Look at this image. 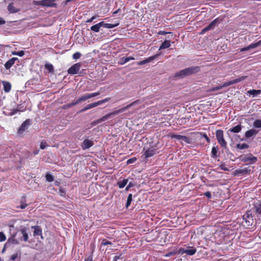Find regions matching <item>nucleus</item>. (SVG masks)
Masks as SVG:
<instances>
[{
	"instance_id": "nucleus-1",
	"label": "nucleus",
	"mask_w": 261,
	"mask_h": 261,
	"mask_svg": "<svg viewBox=\"0 0 261 261\" xmlns=\"http://www.w3.org/2000/svg\"><path fill=\"white\" fill-rule=\"evenodd\" d=\"M200 70V67L198 66H191L176 72L175 74V77H178L180 79H182L186 76L196 74L199 72Z\"/></svg>"
},
{
	"instance_id": "nucleus-2",
	"label": "nucleus",
	"mask_w": 261,
	"mask_h": 261,
	"mask_svg": "<svg viewBox=\"0 0 261 261\" xmlns=\"http://www.w3.org/2000/svg\"><path fill=\"white\" fill-rule=\"evenodd\" d=\"M143 153L141 156L142 162H146L148 158L154 155L156 153V149L154 148H148L145 150L144 148L143 150Z\"/></svg>"
},
{
	"instance_id": "nucleus-3",
	"label": "nucleus",
	"mask_w": 261,
	"mask_h": 261,
	"mask_svg": "<svg viewBox=\"0 0 261 261\" xmlns=\"http://www.w3.org/2000/svg\"><path fill=\"white\" fill-rule=\"evenodd\" d=\"M196 249L193 246H188L185 248H180L178 250V254L182 255L185 253L188 255H193L196 252Z\"/></svg>"
},
{
	"instance_id": "nucleus-4",
	"label": "nucleus",
	"mask_w": 261,
	"mask_h": 261,
	"mask_svg": "<svg viewBox=\"0 0 261 261\" xmlns=\"http://www.w3.org/2000/svg\"><path fill=\"white\" fill-rule=\"evenodd\" d=\"M216 136L218 143L224 149H227V142L224 139L223 132L222 130L219 129L216 131Z\"/></svg>"
},
{
	"instance_id": "nucleus-5",
	"label": "nucleus",
	"mask_w": 261,
	"mask_h": 261,
	"mask_svg": "<svg viewBox=\"0 0 261 261\" xmlns=\"http://www.w3.org/2000/svg\"><path fill=\"white\" fill-rule=\"evenodd\" d=\"M123 112V110L121 109L118 110H116V111H114L110 113H109L106 115H105L104 116L102 117L101 118H100V119H98L97 120V123H101L104 121H106V120L109 119L110 118H111V117L112 116H113V115H117L118 114L120 113H122Z\"/></svg>"
},
{
	"instance_id": "nucleus-6",
	"label": "nucleus",
	"mask_w": 261,
	"mask_h": 261,
	"mask_svg": "<svg viewBox=\"0 0 261 261\" xmlns=\"http://www.w3.org/2000/svg\"><path fill=\"white\" fill-rule=\"evenodd\" d=\"M81 64L80 63L74 64L68 69L67 72L70 74H77L81 68Z\"/></svg>"
},
{
	"instance_id": "nucleus-7",
	"label": "nucleus",
	"mask_w": 261,
	"mask_h": 261,
	"mask_svg": "<svg viewBox=\"0 0 261 261\" xmlns=\"http://www.w3.org/2000/svg\"><path fill=\"white\" fill-rule=\"evenodd\" d=\"M246 78H247V76H242L237 78L235 80H232V81H229L227 82L224 83L221 85L222 88L226 87L229 86L230 85H231L232 84L237 83L240 82L243 80H244Z\"/></svg>"
},
{
	"instance_id": "nucleus-8",
	"label": "nucleus",
	"mask_w": 261,
	"mask_h": 261,
	"mask_svg": "<svg viewBox=\"0 0 261 261\" xmlns=\"http://www.w3.org/2000/svg\"><path fill=\"white\" fill-rule=\"evenodd\" d=\"M31 122L30 119H27L21 125L18 130L19 134H22L26 129H28L29 126L30 125Z\"/></svg>"
},
{
	"instance_id": "nucleus-9",
	"label": "nucleus",
	"mask_w": 261,
	"mask_h": 261,
	"mask_svg": "<svg viewBox=\"0 0 261 261\" xmlns=\"http://www.w3.org/2000/svg\"><path fill=\"white\" fill-rule=\"evenodd\" d=\"M94 145L93 140L89 139H85L81 144V147L83 149H87L90 148Z\"/></svg>"
},
{
	"instance_id": "nucleus-10",
	"label": "nucleus",
	"mask_w": 261,
	"mask_h": 261,
	"mask_svg": "<svg viewBox=\"0 0 261 261\" xmlns=\"http://www.w3.org/2000/svg\"><path fill=\"white\" fill-rule=\"evenodd\" d=\"M251 171V170L249 167H245L235 170L234 175L237 176L245 175L249 173Z\"/></svg>"
},
{
	"instance_id": "nucleus-11",
	"label": "nucleus",
	"mask_w": 261,
	"mask_h": 261,
	"mask_svg": "<svg viewBox=\"0 0 261 261\" xmlns=\"http://www.w3.org/2000/svg\"><path fill=\"white\" fill-rule=\"evenodd\" d=\"M37 4L43 7H54L55 5L52 0H43L37 2Z\"/></svg>"
},
{
	"instance_id": "nucleus-12",
	"label": "nucleus",
	"mask_w": 261,
	"mask_h": 261,
	"mask_svg": "<svg viewBox=\"0 0 261 261\" xmlns=\"http://www.w3.org/2000/svg\"><path fill=\"white\" fill-rule=\"evenodd\" d=\"M260 45H261V40H259L258 41H257L255 43H251V44H250L249 45H248V46H247L246 47H243V48H241V51H244L246 50H248L250 49L255 48Z\"/></svg>"
},
{
	"instance_id": "nucleus-13",
	"label": "nucleus",
	"mask_w": 261,
	"mask_h": 261,
	"mask_svg": "<svg viewBox=\"0 0 261 261\" xmlns=\"http://www.w3.org/2000/svg\"><path fill=\"white\" fill-rule=\"evenodd\" d=\"M19 232L22 234V238L19 239L20 240L27 242L29 239V236L27 231V229L25 228H20Z\"/></svg>"
},
{
	"instance_id": "nucleus-14",
	"label": "nucleus",
	"mask_w": 261,
	"mask_h": 261,
	"mask_svg": "<svg viewBox=\"0 0 261 261\" xmlns=\"http://www.w3.org/2000/svg\"><path fill=\"white\" fill-rule=\"evenodd\" d=\"M25 110L23 107H21L18 106L16 109H14L11 110L10 112H8L7 114L8 116H13L16 114H17L19 112H23Z\"/></svg>"
},
{
	"instance_id": "nucleus-15",
	"label": "nucleus",
	"mask_w": 261,
	"mask_h": 261,
	"mask_svg": "<svg viewBox=\"0 0 261 261\" xmlns=\"http://www.w3.org/2000/svg\"><path fill=\"white\" fill-rule=\"evenodd\" d=\"M31 228L34 230L33 233L34 237L40 236L41 238L43 239V237L42 236V229L39 226H32Z\"/></svg>"
},
{
	"instance_id": "nucleus-16",
	"label": "nucleus",
	"mask_w": 261,
	"mask_h": 261,
	"mask_svg": "<svg viewBox=\"0 0 261 261\" xmlns=\"http://www.w3.org/2000/svg\"><path fill=\"white\" fill-rule=\"evenodd\" d=\"M217 21V19H215V20H214L212 22H211V23L207 27L203 28L202 30L201 33L204 34L206 32L213 29L215 26Z\"/></svg>"
},
{
	"instance_id": "nucleus-17",
	"label": "nucleus",
	"mask_w": 261,
	"mask_h": 261,
	"mask_svg": "<svg viewBox=\"0 0 261 261\" xmlns=\"http://www.w3.org/2000/svg\"><path fill=\"white\" fill-rule=\"evenodd\" d=\"M258 131L259 130H257L254 128L250 129L246 132L245 136L247 138H249L251 137L255 136L258 133Z\"/></svg>"
},
{
	"instance_id": "nucleus-18",
	"label": "nucleus",
	"mask_w": 261,
	"mask_h": 261,
	"mask_svg": "<svg viewBox=\"0 0 261 261\" xmlns=\"http://www.w3.org/2000/svg\"><path fill=\"white\" fill-rule=\"evenodd\" d=\"M242 160L244 162H250V163H254L256 162L257 158L252 155H250V156H243Z\"/></svg>"
},
{
	"instance_id": "nucleus-19",
	"label": "nucleus",
	"mask_w": 261,
	"mask_h": 261,
	"mask_svg": "<svg viewBox=\"0 0 261 261\" xmlns=\"http://www.w3.org/2000/svg\"><path fill=\"white\" fill-rule=\"evenodd\" d=\"M158 56H159V55H155L151 56L145 60H144L143 61L139 62L137 64L139 65H144V64L148 63L152 61V60H154Z\"/></svg>"
},
{
	"instance_id": "nucleus-20",
	"label": "nucleus",
	"mask_w": 261,
	"mask_h": 261,
	"mask_svg": "<svg viewBox=\"0 0 261 261\" xmlns=\"http://www.w3.org/2000/svg\"><path fill=\"white\" fill-rule=\"evenodd\" d=\"M18 60L17 58H12L9 60L5 64V67L7 69H9L15 63V62Z\"/></svg>"
},
{
	"instance_id": "nucleus-21",
	"label": "nucleus",
	"mask_w": 261,
	"mask_h": 261,
	"mask_svg": "<svg viewBox=\"0 0 261 261\" xmlns=\"http://www.w3.org/2000/svg\"><path fill=\"white\" fill-rule=\"evenodd\" d=\"M3 84L4 86V90L5 92H9L10 91L11 89V84L6 81H3Z\"/></svg>"
},
{
	"instance_id": "nucleus-22",
	"label": "nucleus",
	"mask_w": 261,
	"mask_h": 261,
	"mask_svg": "<svg viewBox=\"0 0 261 261\" xmlns=\"http://www.w3.org/2000/svg\"><path fill=\"white\" fill-rule=\"evenodd\" d=\"M170 41L169 40H165L161 44V45L159 47V50L166 49L170 46Z\"/></svg>"
},
{
	"instance_id": "nucleus-23",
	"label": "nucleus",
	"mask_w": 261,
	"mask_h": 261,
	"mask_svg": "<svg viewBox=\"0 0 261 261\" xmlns=\"http://www.w3.org/2000/svg\"><path fill=\"white\" fill-rule=\"evenodd\" d=\"M101 24V22H99L98 23H97L94 25H92L91 28H90V30L94 32H99V29L100 28V27H102V24Z\"/></svg>"
},
{
	"instance_id": "nucleus-24",
	"label": "nucleus",
	"mask_w": 261,
	"mask_h": 261,
	"mask_svg": "<svg viewBox=\"0 0 261 261\" xmlns=\"http://www.w3.org/2000/svg\"><path fill=\"white\" fill-rule=\"evenodd\" d=\"M102 27L107 28V29H112L115 27H117L119 25V23H117L115 24H112V23H105L103 21H101Z\"/></svg>"
},
{
	"instance_id": "nucleus-25",
	"label": "nucleus",
	"mask_w": 261,
	"mask_h": 261,
	"mask_svg": "<svg viewBox=\"0 0 261 261\" xmlns=\"http://www.w3.org/2000/svg\"><path fill=\"white\" fill-rule=\"evenodd\" d=\"M242 129V126L240 124H239L233 127H232L228 129L229 132L234 133H239Z\"/></svg>"
},
{
	"instance_id": "nucleus-26",
	"label": "nucleus",
	"mask_w": 261,
	"mask_h": 261,
	"mask_svg": "<svg viewBox=\"0 0 261 261\" xmlns=\"http://www.w3.org/2000/svg\"><path fill=\"white\" fill-rule=\"evenodd\" d=\"M8 10L10 13H16L19 11V9L15 8L13 4H10L8 6Z\"/></svg>"
},
{
	"instance_id": "nucleus-27",
	"label": "nucleus",
	"mask_w": 261,
	"mask_h": 261,
	"mask_svg": "<svg viewBox=\"0 0 261 261\" xmlns=\"http://www.w3.org/2000/svg\"><path fill=\"white\" fill-rule=\"evenodd\" d=\"M134 58L133 57H123L120 59V63L121 64H124L128 62V61H129L132 60H134Z\"/></svg>"
},
{
	"instance_id": "nucleus-28",
	"label": "nucleus",
	"mask_w": 261,
	"mask_h": 261,
	"mask_svg": "<svg viewBox=\"0 0 261 261\" xmlns=\"http://www.w3.org/2000/svg\"><path fill=\"white\" fill-rule=\"evenodd\" d=\"M128 182V179H124L121 181H119L117 182V184L118 185V187L119 188L122 189L127 184Z\"/></svg>"
},
{
	"instance_id": "nucleus-29",
	"label": "nucleus",
	"mask_w": 261,
	"mask_h": 261,
	"mask_svg": "<svg viewBox=\"0 0 261 261\" xmlns=\"http://www.w3.org/2000/svg\"><path fill=\"white\" fill-rule=\"evenodd\" d=\"M139 103V100H136V101L130 103V104L127 105L126 107L121 108V109L123 110V112L126 110L128 109L131 107L136 106L137 104H138Z\"/></svg>"
},
{
	"instance_id": "nucleus-30",
	"label": "nucleus",
	"mask_w": 261,
	"mask_h": 261,
	"mask_svg": "<svg viewBox=\"0 0 261 261\" xmlns=\"http://www.w3.org/2000/svg\"><path fill=\"white\" fill-rule=\"evenodd\" d=\"M248 93L252 95L253 97H255L260 94L261 91L260 90H250L248 91Z\"/></svg>"
},
{
	"instance_id": "nucleus-31",
	"label": "nucleus",
	"mask_w": 261,
	"mask_h": 261,
	"mask_svg": "<svg viewBox=\"0 0 261 261\" xmlns=\"http://www.w3.org/2000/svg\"><path fill=\"white\" fill-rule=\"evenodd\" d=\"M253 126L255 128H261V119L255 120L253 123Z\"/></svg>"
},
{
	"instance_id": "nucleus-32",
	"label": "nucleus",
	"mask_w": 261,
	"mask_h": 261,
	"mask_svg": "<svg viewBox=\"0 0 261 261\" xmlns=\"http://www.w3.org/2000/svg\"><path fill=\"white\" fill-rule=\"evenodd\" d=\"M45 178L46 180L48 182H51L54 180V176L49 172L46 173Z\"/></svg>"
},
{
	"instance_id": "nucleus-33",
	"label": "nucleus",
	"mask_w": 261,
	"mask_h": 261,
	"mask_svg": "<svg viewBox=\"0 0 261 261\" xmlns=\"http://www.w3.org/2000/svg\"><path fill=\"white\" fill-rule=\"evenodd\" d=\"M255 212L258 214H261V203L256 202L254 204Z\"/></svg>"
},
{
	"instance_id": "nucleus-34",
	"label": "nucleus",
	"mask_w": 261,
	"mask_h": 261,
	"mask_svg": "<svg viewBox=\"0 0 261 261\" xmlns=\"http://www.w3.org/2000/svg\"><path fill=\"white\" fill-rule=\"evenodd\" d=\"M218 151V147L217 146H216V147L214 146L212 148V156L213 158H217V154Z\"/></svg>"
},
{
	"instance_id": "nucleus-35",
	"label": "nucleus",
	"mask_w": 261,
	"mask_h": 261,
	"mask_svg": "<svg viewBox=\"0 0 261 261\" xmlns=\"http://www.w3.org/2000/svg\"><path fill=\"white\" fill-rule=\"evenodd\" d=\"M237 148L239 149H245L249 148V145L246 143L237 144Z\"/></svg>"
},
{
	"instance_id": "nucleus-36",
	"label": "nucleus",
	"mask_w": 261,
	"mask_h": 261,
	"mask_svg": "<svg viewBox=\"0 0 261 261\" xmlns=\"http://www.w3.org/2000/svg\"><path fill=\"white\" fill-rule=\"evenodd\" d=\"M45 68L49 72H53L54 71V66L50 63H47L45 64Z\"/></svg>"
},
{
	"instance_id": "nucleus-37",
	"label": "nucleus",
	"mask_w": 261,
	"mask_h": 261,
	"mask_svg": "<svg viewBox=\"0 0 261 261\" xmlns=\"http://www.w3.org/2000/svg\"><path fill=\"white\" fill-rule=\"evenodd\" d=\"M132 197H133V195L132 194H129L128 195L127 199L126 205H125L126 208H128L129 207V206L130 205V203L132 201Z\"/></svg>"
},
{
	"instance_id": "nucleus-38",
	"label": "nucleus",
	"mask_w": 261,
	"mask_h": 261,
	"mask_svg": "<svg viewBox=\"0 0 261 261\" xmlns=\"http://www.w3.org/2000/svg\"><path fill=\"white\" fill-rule=\"evenodd\" d=\"M181 141H184L188 144H190L191 143V139L189 137L184 136Z\"/></svg>"
},
{
	"instance_id": "nucleus-39",
	"label": "nucleus",
	"mask_w": 261,
	"mask_h": 261,
	"mask_svg": "<svg viewBox=\"0 0 261 261\" xmlns=\"http://www.w3.org/2000/svg\"><path fill=\"white\" fill-rule=\"evenodd\" d=\"M12 54L14 55L19 56V57H22L24 55V53L23 50H21L19 51H14L12 53Z\"/></svg>"
},
{
	"instance_id": "nucleus-40",
	"label": "nucleus",
	"mask_w": 261,
	"mask_h": 261,
	"mask_svg": "<svg viewBox=\"0 0 261 261\" xmlns=\"http://www.w3.org/2000/svg\"><path fill=\"white\" fill-rule=\"evenodd\" d=\"M136 161H137V158L136 157H134V158L128 159L126 163L127 165L130 164L135 163Z\"/></svg>"
},
{
	"instance_id": "nucleus-41",
	"label": "nucleus",
	"mask_w": 261,
	"mask_h": 261,
	"mask_svg": "<svg viewBox=\"0 0 261 261\" xmlns=\"http://www.w3.org/2000/svg\"><path fill=\"white\" fill-rule=\"evenodd\" d=\"M81 56V54L80 53L76 52L75 53H74L73 55L72 58H73V59L76 60V59L80 58Z\"/></svg>"
},
{
	"instance_id": "nucleus-42",
	"label": "nucleus",
	"mask_w": 261,
	"mask_h": 261,
	"mask_svg": "<svg viewBox=\"0 0 261 261\" xmlns=\"http://www.w3.org/2000/svg\"><path fill=\"white\" fill-rule=\"evenodd\" d=\"M219 168L224 171H228V168L226 167V165L224 163L221 164Z\"/></svg>"
},
{
	"instance_id": "nucleus-43",
	"label": "nucleus",
	"mask_w": 261,
	"mask_h": 261,
	"mask_svg": "<svg viewBox=\"0 0 261 261\" xmlns=\"http://www.w3.org/2000/svg\"><path fill=\"white\" fill-rule=\"evenodd\" d=\"M6 239V237L5 234L3 232H0V241L3 242L5 241Z\"/></svg>"
},
{
	"instance_id": "nucleus-44",
	"label": "nucleus",
	"mask_w": 261,
	"mask_h": 261,
	"mask_svg": "<svg viewBox=\"0 0 261 261\" xmlns=\"http://www.w3.org/2000/svg\"><path fill=\"white\" fill-rule=\"evenodd\" d=\"M92 109V107L91 106L90 104L88 105L87 106H86L85 108H84L83 109L80 110V112H85L88 110Z\"/></svg>"
},
{
	"instance_id": "nucleus-45",
	"label": "nucleus",
	"mask_w": 261,
	"mask_h": 261,
	"mask_svg": "<svg viewBox=\"0 0 261 261\" xmlns=\"http://www.w3.org/2000/svg\"><path fill=\"white\" fill-rule=\"evenodd\" d=\"M112 244V243L111 242L107 241L106 239H103L101 241V245H103V246H106L108 244Z\"/></svg>"
},
{
	"instance_id": "nucleus-46",
	"label": "nucleus",
	"mask_w": 261,
	"mask_h": 261,
	"mask_svg": "<svg viewBox=\"0 0 261 261\" xmlns=\"http://www.w3.org/2000/svg\"><path fill=\"white\" fill-rule=\"evenodd\" d=\"M100 94V92L99 91H98V92H95V93H89L88 94H89V96L90 98H92V97L98 96Z\"/></svg>"
},
{
	"instance_id": "nucleus-47",
	"label": "nucleus",
	"mask_w": 261,
	"mask_h": 261,
	"mask_svg": "<svg viewBox=\"0 0 261 261\" xmlns=\"http://www.w3.org/2000/svg\"><path fill=\"white\" fill-rule=\"evenodd\" d=\"M81 98L82 99V101H86L88 99L90 98V97L89 96V94H86V95H84L81 96Z\"/></svg>"
},
{
	"instance_id": "nucleus-48",
	"label": "nucleus",
	"mask_w": 261,
	"mask_h": 261,
	"mask_svg": "<svg viewBox=\"0 0 261 261\" xmlns=\"http://www.w3.org/2000/svg\"><path fill=\"white\" fill-rule=\"evenodd\" d=\"M8 241L12 242L14 244H19L18 241L14 239L13 238H12L11 239H9Z\"/></svg>"
},
{
	"instance_id": "nucleus-49",
	"label": "nucleus",
	"mask_w": 261,
	"mask_h": 261,
	"mask_svg": "<svg viewBox=\"0 0 261 261\" xmlns=\"http://www.w3.org/2000/svg\"><path fill=\"white\" fill-rule=\"evenodd\" d=\"M46 146H47V144L45 142H41V144L40 145V147L41 149H44L46 148Z\"/></svg>"
},
{
	"instance_id": "nucleus-50",
	"label": "nucleus",
	"mask_w": 261,
	"mask_h": 261,
	"mask_svg": "<svg viewBox=\"0 0 261 261\" xmlns=\"http://www.w3.org/2000/svg\"><path fill=\"white\" fill-rule=\"evenodd\" d=\"M91 105V106L92 107V108H95L98 106H99L100 105V102L98 101L97 102H94V103H90Z\"/></svg>"
},
{
	"instance_id": "nucleus-51",
	"label": "nucleus",
	"mask_w": 261,
	"mask_h": 261,
	"mask_svg": "<svg viewBox=\"0 0 261 261\" xmlns=\"http://www.w3.org/2000/svg\"><path fill=\"white\" fill-rule=\"evenodd\" d=\"M110 99H111V98L107 97V98H106L105 99H103L102 100H99V101L100 102V105H101L102 103H105L106 102L109 101Z\"/></svg>"
},
{
	"instance_id": "nucleus-52",
	"label": "nucleus",
	"mask_w": 261,
	"mask_h": 261,
	"mask_svg": "<svg viewBox=\"0 0 261 261\" xmlns=\"http://www.w3.org/2000/svg\"><path fill=\"white\" fill-rule=\"evenodd\" d=\"M17 257H18L17 254H14L11 256L10 259V260L14 261L16 259V258H17Z\"/></svg>"
},
{
	"instance_id": "nucleus-53",
	"label": "nucleus",
	"mask_w": 261,
	"mask_h": 261,
	"mask_svg": "<svg viewBox=\"0 0 261 261\" xmlns=\"http://www.w3.org/2000/svg\"><path fill=\"white\" fill-rule=\"evenodd\" d=\"M134 186H135V185H134L133 182H129L128 185H127V187H126V188H125V190H126V191L128 190V189H129L130 188L133 187H134Z\"/></svg>"
},
{
	"instance_id": "nucleus-54",
	"label": "nucleus",
	"mask_w": 261,
	"mask_h": 261,
	"mask_svg": "<svg viewBox=\"0 0 261 261\" xmlns=\"http://www.w3.org/2000/svg\"><path fill=\"white\" fill-rule=\"evenodd\" d=\"M204 195L208 198H211L212 197L211 193L209 191L204 193Z\"/></svg>"
},
{
	"instance_id": "nucleus-55",
	"label": "nucleus",
	"mask_w": 261,
	"mask_h": 261,
	"mask_svg": "<svg viewBox=\"0 0 261 261\" xmlns=\"http://www.w3.org/2000/svg\"><path fill=\"white\" fill-rule=\"evenodd\" d=\"M184 136H182V135H175V136H174V138H176L177 140L181 141L182 139H183Z\"/></svg>"
},
{
	"instance_id": "nucleus-56",
	"label": "nucleus",
	"mask_w": 261,
	"mask_h": 261,
	"mask_svg": "<svg viewBox=\"0 0 261 261\" xmlns=\"http://www.w3.org/2000/svg\"><path fill=\"white\" fill-rule=\"evenodd\" d=\"M73 107L72 103H69L63 106L64 109L69 108Z\"/></svg>"
},
{
	"instance_id": "nucleus-57",
	"label": "nucleus",
	"mask_w": 261,
	"mask_h": 261,
	"mask_svg": "<svg viewBox=\"0 0 261 261\" xmlns=\"http://www.w3.org/2000/svg\"><path fill=\"white\" fill-rule=\"evenodd\" d=\"M96 18V16H92L90 19H88L86 21V22L90 23L94 19H95Z\"/></svg>"
},
{
	"instance_id": "nucleus-58",
	"label": "nucleus",
	"mask_w": 261,
	"mask_h": 261,
	"mask_svg": "<svg viewBox=\"0 0 261 261\" xmlns=\"http://www.w3.org/2000/svg\"><path fill=\"white\" fill-rule=\"evenodd\" d=\"M169 33H171L170 32H165V31H160L158 34H160V35H166V34H169Z\"/></svg>"
},
{
	"instance_id": "nucleus-59",
	"label": "nucleus",
	"mask_w": 261,
	"mask_h": 261,
	"mask_svg": "<svg viewBox=\"0 0 261 261\" xmlns=\"http://www.w3.org/2000/svg\"><path fill=\"white\" fill-rule=\"evenodd\" d=\"M222 86L221 85H220V86H216L215 87H214L213 89V91H217V90H219L221 89H222Z\"/></svg>"
},
{
	"instance_id": "nucleus-60",
	"label": "nucleus",
	"mask_w": 261,
	"mask_h": 261,
	"mask_svg": "<svg viewBox=\"0 0 261 261\" xmlns=\"http://www.w3.org/2000/svg\"><path fill=\"white\" fill-rule=\"evenodd\" d=\"M59 192L62 196H64L66 194L65 190L62 189H60Z\"/></svg>"
},
{
	"instance_id": "nucleus-61",
	"label": "nucleus",
	"mask_w": 261,
	"mask_h": 261,
	"mask_svg": "<svg viewBox=\"0 0 261 261\" xmlns=\"http://www.w3.org/2000/svg\"><path fill=\"white\" fill-rule=\"evenodd\" d=\"M6 23V21H5V20L0 17V25H2V24H5Z\"/></svg>"
},
{
	"instance_id": "nucleus-62",
	"label": "nucleus",
	"mask_w": 261,
	"mask_h": 261,
	"mask_svg": "<svg viewBox=\"0 0 261 261\" xmlns=\"http://www.w3.org/2000/svg\"><path fill=\"white\" fill-rule=\"evenodd\" d=\"M120 258V255L115 256L113 258V261H117Z\"/></svg>"
},
{
	"instance_id": "nucleus-63",
	"label": "nucleus",
	"mask_w": 261,
	"mask_h": 261,
	"mask_svg": "<svg viewBox=\"0 0 261 261\" xmlns=\"http://www.w3.org/2000/svg\"><path fill=\"white\" fill-rule=\"evenodd\" d=\"M27 206V204H21L19 207L21 209H24Z\"/></svg>"
},
{
	"instance_id": "nucleus-64",
	"label": "nucleus",
	"mask_w": 261,
	"mask_h": 261,
	"mask_svg": "<svg viewBox=\"0 0 261 261\" xmlns=\"http://www.w3.org/2000/svg\"><path fill=\"white\" fill-rule=\"evenodd\" d=\"M85 261H93V259H92V257H89L87 258V259H86L85 260Z\"/></svg>"
}]
</instances>
